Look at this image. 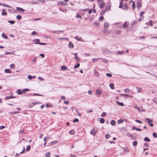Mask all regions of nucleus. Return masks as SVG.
<instances>
[{
    "label": "nucleus",
    "instance_id": "nucleus-38",
    "mask_svg": "<svg viewBox=\"0 0 157 157\" xmlns=\"http://www.w3.org/2000/svg\"><path fill=\"white\" fill-rule=\"evenodd\" d=\"M31 148V146L30 145H28L26 147V150L27 151H29L30 150Z\"/></svg>",
    "mask_w": 157,
    "mask_h": 157
},
{
    "label": "nucleus",
    "instance_id": "nucleus-52",
    "mask_svg": "<svg viewBox=\"0 0 157 157\" xmlns=\"http://www.w3.org/2000/svg\"><path fill=\"white\" fill-rule=\"evenodd\" d=\"M153 137L155 138H157V134L155 132H153L152 134Z\"/></svg>",
    "mask_w": 157,
    "mask_h": 157
},
{
    "label": "nucleus",
    "instance_id": "nucleus-31",
    "mask_svg": "<svg viewBox=\"0 0 157 157\" xmlns=\"http://www.w3.org/2000/svg\"><path fill=\"white\" fill-rule=\"evenodd\" d=\"M106 11V10H102V11H101V12L100 13V15H103L105 13Z\"/></svg>",
    "mask_w": 157,
    "mask_h": 157
},
{
    "label": "nucleus",
    "instance_id": "nucleus-54",
    "mask_svg": "<svg viewBox=\"0 0 157 157\" xmlns=\"http://www.w3.org/2000/svg\"><path fill=\"white\" fill-rule=\"evenodd\" d=\"M124 91L126 93H128L129 92H130V90L128 89H125L124 90Z\"/></svg>",
    "mask_w": 157,
    "mask_h": 157
},
{
    "label": "nucleus",
    "instance_id": "nucleus-59",
    "mask_svg": "<svg viewBox=\"0 0 157 157\" xmlns=\"http://www.w3.org/2000/svg\"><path fill=\"white\" fill-rule=\"evenodd\" d=\"M135 121L136 122L139 123L140 124H142V122L141 121H140V120H136Z\"/></svg>",
    "mask_w": 157,
    "mask_h": 157
},
{
    "label": "nucleus",
    "instance_id": "nucleus-50",
    "mask_svg": "<svg viewBox=\"0 0 157 157\" xmlns=\"http://www.w3.org/2000/svg\"><path fill=\"white\" fill-rule=\"evenodd\" d=\"M106 75L109 77H111L112 76V75L111 74L109 73H107L106 74Z\"/></svg>",
    "mask_w": 157,
    "mask_h": 157
},
{
    "label": "nucleus",
    "instance_id": "nucleus-8",
    "mask_svg": "<svg viewBox=\"0 0 157 157\" xmlns=\"http://www.w3.org/2000/svg\"><path fill=\"white\" fill-rule=\"evenodd\" d=\"M132 130H136L137 131H141L142 129L138 128H136L135 126H133L132 127Z\"/></svg>",
    "mask_w": 157,
    "mask_h": 157
},
{
    "label": "nucleus",
    "instance_id": "nucleus-40",
    "mask_svg": "<svg viewBox=\"0 0 157 157\" xmlns=\"http://www.w3.org/2000/svg\"><path fill=\"white\" fill-rule=\"evenodd\" d=\"M80 66V64L79 63H77L74 66V69H75L77 68L78 67Z\"/></svg>",
    "mask_w": 157,
    "mask_h": 157
},
{
    "label": "nucleus",
    "instance_id": "nucleus-6",
    "mask_svg": "<svg viewBox=\"0 0 157 157\" xmlns=\"http://www.w3.org/2000/svg\"><path fill=\"white\" fill-rule=\"evenodd\" d=\"M68 47L70 48H72L74 47V45L71 42H70L69 43Z\"/></svg>",
    "mask_w": 157,
    "mask_h": 157
},
{
    "label": "nucleus",
    "instance_id": "nucleus-2",
    "mask_svg": "<svg viewBox=\"0 0 157 157\" xmlns=\"http://www.w3.org/2000/svg\"><path fill=\"white\" fill-rule=\"evenodd\" d=\"M142 4L141 0H139L137 1L136 7L138 9L142 7Z\"/></svg>",
    "mask_w": 157,
    "mask_h": 157
},
{
    "label": "nucleus",
    "instance_id": "nucleus-27",
    "mask_svg": "<svg viewBox=\"0 0 157 157\" xmlns=\"http://www.w3.org/2000/svg\"><path fill=\"white\" fill-rule=\"evenodd\" d=\"M117 122L118 124H121V123H122L124 121L122 119H120L119 120H118L117 121Z\"/></svg>",
    "mask_w": 157,
    "mask_h": 157
},
{
    "label": "nucleus",
    "instance_id": "nucleus-17",
    "mask_svg": "<svg viewBox=\"0 0 157 157\" xmlns=\"http://www.w3.org/2000/svg\"><path fill=\"white\" fill-rule=\"evenodd\" d=\"M74 38L78 41H83V40H82V38L81 37H80L79 38H78V36H75Z\"/></svg>",
    "mask_w": 157,
    "mask_h": 157
},
{
    "label": "nucleus",
    "instance_id": "nucleus-1",
    "mask_svg": "<svg viewBox=\"0 0 157 157\" xmlns=\"http://www.w3.org/2000/svg\"><path fill=\"white\" fill-rule=\"evenodd\" d=\"M145 120H146L149 125L151 127H153L154 126V125L153 124L151 123L152 122H153V121L152 120H151V119L149 118H145Z\"/></svg>",
    "mask_w": 157,
    "mask_h": 157
},
{
    "label": "nucleus",
    "instance_id": "nucleus-11",
    "mask_svg": "<svg viewBox=\"0 0 157 157\" xmlns=\"http://www.w3.org/2000/svg\"><path fill=\"white\" fill-rule=\"evenodd\" d=\"M116 103L117 105H119L121 106H124V104L123 102H121L119 101H116Z\"/></svg>",
    "mask_w": 157,
    "mask_h": 157
},
{
    "label": "nucleus",
    "instance_id": "nucleus-43",
    "mask_svg": "<svg viewBox=\"0 0 157 157\" xmlns=\"http://www.w3.org/2000/svg\"><path fill=\"white\" fill-rule=\"evenodd\" d=\"M110 137V135L109 134H107L105 135V138L106 139H108Z\"/></svg>",
    "mask_w": 157,
    "mask_h": 157
},
{
    "label": "nucleus",
    "instance_id": "nucleus-4",
    "mask_svg": "<svg viewBox=\"0 0 157 157\" xmlns=\"http://www.w3.org/2000/svg\"><path fill=\"white\" fill-rule=\"evenodd\" d=\"M98 132V131L97 130H95L93 129V130H91L90 132V133L94 136H95L96 133H97Z\"/></svg>",
    "mask_w": 157,
    "mask_h": 157
},
{
    "label": "nucleus",
    "instance_id": "nucleus-51",
    "mask_svg": "<svg viewBox=\"0 0 157 157\" xmlns=\"http://www.w3.org/2000/svg\"><path fill=\"white\" fill-rule=\"evenodd\" d=\"M124 152L126 151L127 152H128L129 151V150L127 147H125L124 148Z\"/></svg>",
    "mask_w": 157,
    "mask_h": 157
},
{
    "label": "nucleus",
    "instance_id": "nucleus-33",
    "mask_svg": "<svg viewBox=\"0 0 157 157\" xmlns=\"http://www.w3.org/2000/svg\"><path fill=\"white\" fill-rule=\"evenodd\" d=\"M16 18L18 20H20L21 18V16L20 15H17L16 16Z\"/></svg>",
    "mask_w": 157,
    "mask_h": 157
},
{
    "label": "nucleus",
    "instance_id": "nucleus-28",
    "mask_svg": "<svg viewBox=\"0 0 157 157\" xmlns=\"http://www.w3.org/2000/svg\"><path fill=\"white\" fill-rule=\"evenodd\" d=\"M110 88L112 89H114V85L113 83H111L109 84Z\"/></svg>",
    "mask_w": 157,
    "mask_h": 157
},
{
    "label": "nucleus",
    "instance_id": "nucleus-48",
    "mask_svg": "<svg viewBox=\"0 0 157 157\" xmlns=\"http://www.w3.org/2000/svg\"><path fill=\"white\" fill-rule=\"evenodd\" d=\"M33 96H43V95L42 94H39L37 93H33Z\"/></svg>",
    "mask_w": 157,
    "mask_h": 157
},
{
    "label": "nucleus",
    "instance_id": "nucleus-63",
    "mask_svg": "<svg viewBox=\"0 0 157 157\" xmlns=\"http://www.w3.org/2000/svg\"><path fill=\"white\" fill-rule=\"evenodd\" d=\"M50 152H48L47 153L45 154L46 157H50Z\"/></svg>",
    "mask_w": 157,
    "mask_h": 157
},
{
    "label": "nucleus",
    "instance_id": "nucleus-56",
    "mask_svg": "<svg viewBox=\"0 0 157 157\" xmlns=\"http://www.w3.org/2000/svg\"><path fill=\"white\" fill-rule=\"evenodd\" d=\"M73 122L74 123L78 122H79V120L78 119L76 118L73 120Z\"/></svg>",
    "mask_w": 157,
    "mask_h": 157
},
{
    "label": "nucleus",
    "instance_id": "nucleus-10",
    "mask_svg": "<svg viewBox=\"0 0 157 157\" xmlns=\"http://www.w3.org/2000/svg\"><path fill=\"white\" fill-rule=\"evenodd\" d=\"M96 94L98 95H101L102 93V91L100 89H98L96 91Z\"/></svg>",
    "mask_w": 157,
    "mask_h": 157
},
{
    "label": "nucleus",
    "instance_id": "nucleus-7",
    "mask_svg": "<svg viewBox=\"0 0 157 157\" xmlns=\"http://www.w3.org/2000/svg\"><path fill=\"white\" fill-rule=\"evenodd\" d=\"M74 55L75 56V59H76V60H77V62H79L80 60V59L77 56V53H74Z\"/></svg>",
    "mask_w": 157,
    "mask_h": 157
},
{
    "label": "nucleus",
    "instance_id": "nucleus-58",
    "mask_svg": "<svg viewBox=\"0 0 157 157\" xmlns=\"http://www.w3.org/2000/svg\"><path fill=\"white\" fill-rule=\"evenodd\" d=\"M37 34V32L35 31H33L31 33V34L32 35H35Z\"/></svg>",
    "mask_w": 157,
    "mask_h": 157
},
{
    "label": "nucleus",
    "instance_id": "nucleus-19",
    "mask_svg": "<svg viewBox=\"0 0 157 157\" xmlns=\"http://www.w3.org/2000/svg\"><path fill=\"white\" fill-rule=\"evenodd\" d=\"M34 44H39L41 45H47V44L46 43H42V42L34 43Z\"/></svg>",
    "mask_w": 157,
    "mask_h": 157
},
{
    "label": "nucleus",
    "instance_id": "nucleus-25",
    "mask_svg": "<svg viewBox=\"0 0 157 157\" xmlns=\"http://www.w3.org/2000/svg\"><path fill=\"white\" fill-rule=\"evenodd\" d=\"M2 10L3 11L2 13H1V14L2 15H3V16H6L7 15V13L6 12H5V11H4V9H3Z\"/></svg>",
    "mask_w": 157,
    "mask_h": 157
},
{
    "label": "nucleus",
    "instance_id": "nucleus-3",
    "mask_svg": "<svg viewBox=\"0 0 157 157\" xmlns=\"http://www.w3.org/2000/svg\"><path fill=\"white\" fill-rule=\"evenodd\" d=\"M129 25V23L127 21H125L123 24L122 26V28H126L128 27Z\"/></svg>",
    "mask_w": 157,
    "mask_h": 157
},
{
    "label": "nucleus",
    "instance_id": "nucleus-24",
    "mask_svg": "<svg viewBox=\"0 0 157 157\" xmlns=\"http://www.w3.org/2000/svg\"><path fill=\"white\" fill-rule=\"evenodd\" d=\"M126 135L128 137H132L134 136L131 133L128 132H127L126 133Z\"/></svg>",
    "mask_w": 157,
    "mask_h": 157
},
{
    "label": "nucleus",
    "instance_id": "nucleus-34",
    "mask_svg": "<svg viewBox=\"0 0 157 157\" xmlns=\"http://www.w3.org/2000/svg\"><path fill=\"white\" fill-rule=\"evenodd\" d=\"M46 106L47 107H52V105L49 103H47L46 104Z\"/></svg>",
    "mask_w": 157,
    "mask_h": 157
},
{
    "label": "nucleus",
    "instance_id": "nucleus-45",
    "mask_svg": "<svg viewBox=\"0 0 157 157\" xmlns=\"http://www.w3.org/2000/svg\"><path fill=\"white\" fill-rule=\"evenodd\" d=\"M59 3L60 4H61V5H67V3H65L63 2H62V1H60Z\"/></svg>",
    "mask_w": 157,
    "mask_h": 157
},
{
    "label": "nucleus",
    "instance_id": "nucleus-18",
    "mask_svg": "<svg viewBox=\"0 0 157 157\" xmlns=\"http://www.w3.org/2000/svg\"><path fill=\"white\" fill-rule=\"evenodd\" d=\"M124 53H125V52L124 51H118L117 52V54L118 55H122Z\"/></svg>",
    "mask_w": 157,
    "mask_h": 157
},
{
    "label": "nucleus",
    "instance_id": "nucleus-41",
    "mask_svg": "<svg viewBox=\"0 0 157 157\" xmlns=\"http://www.w3.org/2000/svg\"><path fill=\"white\" fill-rule=\"evenodd\" d=\"M137 142L136 141H135L133 142V145L134 146H137Z\"/></svg>",
    "mask_w": 157,
    "mask_h": 157
},
{
    "label": "nucleus",
    "instance_id": "nucleus-29",
    "mask_svg": "<svg viewBox=\"0 0 157 157\" xmlns=\"http://www.w3.org/2000/svg\"><path fill=\"white\" fill-rule=\"evenodd\" d=\"M30 89H24L22 90L23 93L24 94L25 93L26 91H28Z\"/></svg>",
    "mask_w": 157,
    "mask_h": 157
},
{
    "label": "nucleus",
    "instance_id": "nucleus-5",
    "mask_svg": "<svg viewBox=\"0 0 157 157\" xmlns=\"http://www.w3.org/2000/svg\"><path fill=\"white\" fill-rule=\"evenodd\" d=\"M94 74L96 77H99V72L97 71L95 69H94Z\"/></svg>",
    "mask_w": 157,
    "mask_h": 157
},
{
    "label": "nucleus",
    "instance_id": "nucleus-35",
    "mask_svg": "<svg viewBox=\"0 0 157 157\" xmlns=\"http://www.w3.org/2000/svg\"><path fill=\"white\" fill-rule=\"evenodd\" d=\"M29 3L31 4H38V2H37L31 1V2H30Z\"/></svg>",
    "mask_w": 157,
    "mask_h": 157
},
{
    "label": "nucleus",
    "instance_id": "nucleus-64",
    "mask_svg": "<svg viewBox=\"0 0 157 157\" xmlns=\"http://www.w3.org/2000/svg\"><path fill=\"white\" fill-rule=\"evenodd\" d=\"M145 12L144 11L141 12L140 14V16L141 17H143V14Z\"/></svg>",
    "mask_w": 157,
    "mask_h": 157
},
{
    "label": "nucleus",
    "instance_id": "nucleus-23",
    "mask_svg": "<svg viewBox=\"0 0 157 157\" xmlns=\"http://www.w3.org/2000/svg\"><path fill=\"white\" fill-rule=\"evenodd\" d=\"M61 68L63 70H66L67 69V67L64 65H63L61 66Z\"/></svg>",
    "mask_w": 157,
    "mask_h": 157
},
{
    "label": "nucleus",
    "instance_id": "nucleus-37",
    "mask_svg": "<svg viewBox=\"0 0 157 157\" xmlns=\"http://www.w3.org/2000/svg\"><path fill=\"white\" fill-rule=\"evenodd\" d=\"M120 95L122 96H125L129 97H132V96H131L127 94H121Z\"/></svg>",
    "mask_w": 157,
    "mask_h": 157
},
{
    "label": "nucleus",
    "instance_id": "nucleus-47",
    "mask_svg": "<svg viewBox=\"0 0 157 157\" xmlns=\"http://www.w3.org/2000/svg\"><path fill=\"white\" fill-rule=\"evenodd\" d=\"M75 133L74 131L71 130L69 131V134L71 135H74Z\"/></svg>",
    "mask_w": 157,
    "mask_h": 157
},
{
    "label": "nucleus",
    "instance_id": "nucleus-9",
    "mask_svg": "<svg viewBox=\"0 0 157 157\" xmlns=\"http://www.w3.org/2000/svg\"><path fill=\"white\" fill-rule=\"evenodd\" d=\"M105 2H104L102 1V2L101 3V4L100 5V7L102 9H103L104 6H105Z\"/></svg>",
    "mask_w": 157,
    "mask_h": 157
},
{
    "label": "nucleus",
    "instance_id": "nucleus-13",
    "mask_svg": "<svg viewBox=\"0 0 157 157\" xmlns=\"http://www.w3.org/2000/svg\"><path fill=\"white\" fill-rule=\"evenodd\" d=\"M39 103H37V101H35L32 103L30 105V108H31L34 105L38 104Z\"/></svg>",
    "mask_w": 157,
    "mask_h": 157
},
{
    "label": "nucleus",
    "instance_id": "nucleus-12",
    "mask_svg": "<svg viewBox=\"0 0 157 157\" xmlns=\"http://www.w3.org/2000/svg\"><path fill=\"white\" fill-rule=\"evenodd\" d=\"M2 37L4 39H8V38L4 33H2Z\"/></svg>",
    "mask_w": 157,
    "mask_h": 157
},
{
    "label": "nucleus",
    "instance_id": "nucleus-44",
    "mask_svg": "<svg viewBox=\"0 0 157 157\" xmlns=\"http://www.w3.org/2000/svg\"><path fill=\"white\" fill-rule=\"evenodd\" d=\"M109 24L107 22H105L104 24V27L107 28V27L109 25Z\"/></svg>",
    "mask_w": 157,
    "mask_h": 157
},
{
    "label": "nucleus",
    "instance_id": "nucleus-14",
    "mask_svg": "<svg viewBox=\"0 0 157 157\" xmlns=\"http://www.w3.org/2000/svg\"><path fill=\"white\" fill-rule=\"evenodd\" d=\"M124 7H125V8H123V9L124 10H128V5L126 3H125L124 4Z\"/></svg>",
    "mask_w": 157,
    "mask_h": 157
},
{
    "label": "nucleus",
    "instance_id": "nucleus-21",
    "mask_svg": "<svg viewBox=\"0 0 157 157\" xmlns=\"http://www.w3.org/2000/svg\"><path fill=\"white\" fill-rule=\"evenodd\" d=\"M144 140L145 141L147 142H149L150 141V140L147 137H145L144 139Z\"/></svg>",
    "mask_w": 157,
    "mask_h": 157
},
{
    "label": "nucleus",
    "instance_id": "nucleus-53",
    "mask_svg": "<svg viewBox=\"0 0 157 157\" xmlns=\"http://www.w3.org/2000/svg\"><path fill=\"white\" fill-rule=\"evenodd\" d=\"M10 114H13L14 113H19V111H14L11 113H9Z\"/></svg>",
    "mask_w": 157,
    "mask_h": 157
},
{
    "label": "nucleus",
    "instance_id": "nucleus-26",
    "mask_svg": "<svg viewBox=\"0 0 157 157\" xmlns=\"http://www.w3.org/2000/svg\"><path fill=\"white\" fill-rule=\"evenodd\" d=\"M105 119L103 118H101L100 120V122L101 124H103L105 122Z\"/></svg>",
    "mask_w": 157,
    "mask_h": 157
},
{
    "label": "nucleus",
    "instance_id": "nucleus-55",
    "mask_svg": "<svg viewBox=\"0 0 157 157\" xmlns=\"http://www.w3.org/2000/svg\"><path fill=\"white\" fill-rule=\"evenodd\" d=\"M94 24L95 25V26H98L99 25V22H94Z\"/></svg>",
    "mask_w": 157,
    "mask_h": 157
},
{
    "label": "nucleus",
    "instance_id": "nucleus-46",
    "mask_svg": "<svg viewBox=\"0 0 157 157\" xmlns=\"http://www.w3.org/2000/svg\"><path fill=\"white\" fill-rule=\"evenodd\" d=\"M13 53L12 52H5L4 54L5 55H9V54H12Z\"/></svg>",
    "mask_w": 157,
    "mask_h": 157
},
{
    "label": "nucleus",
    "instance_id": "nucleus-42",
    "mask_svg": "<svg viewBox=\"0 0 157 157\" xmlns=\"http://www.w3.org/2000/svg\"><path fill=\"white\" fill-rule=\"evenodd\" d=\"M137 89L138 92L139 93L142 90V89L141 88H139L138 87H136Z\"/></svg>",
    "mask_w": 157,
    "mask_h": 157
},
{
    "label": "nucleus",
    "instance_id": "nucleus-30",
    "mask_svg": "<svg viewBox=\"0 0 157 157\" xmlns=\"http://www.w3.org/2000/svg\"><path fill=\"white\" fill-rule=\"evenodd\" d=\"M110 123L112 125H114L116 124V121L114 120H112Z\"/></svg>",
    "mask_w": 157,
    "mask_h": 157
},
{
    "label": "nucleus",
    "instance_id": "nucleus-57",
    "mask_svg": "<svg viewBox=\"0 0 157 157\" xmlns=\"http://www.w3.org/2000/svg\"><path fill=\"white\" fill-rule=\"evenodd\" d=\"M75 110L76 112H77V113L78 115V116L80 117L81 116V114L79 113L78 110L77 109H75Z\"/></svg>",
    "mask_w": 157,
    "mask_h": 157
},
{
    "label": "nucleus",
    "instance_id": "nucleus-61",
    "mask_svg": "<svg viewBox=\"0 0 157 157\" xmlns=\"http://www.w3.org/2000/svg\"><path fill=\"white\" fill-rule=\"evenodd\" d=\"M106 113L105 112H103L101 115V116L104 117L106 116Z\"/></svg>",
    "mask_w": 157,
    "mask_h": 157
},
{
    "label": "nucleus",
    "instance_id": "nucleus-39",
    "mask_svg": "<svg viewBox=\"0 0 157 157\" xmlns=\"http://www.w3.org/2000/svg\"><path fill=\"white\" fill-rule=\"evenodd\" d=\"M33 41L35 42V43H36V42H37V43H38L40 41V40L39 39H35L33 40Z\"/></svg>",
    "mask_w": 157,
    "mask_h": 157
},
{
    "label": "nucleus",
    "instance_id": "nucleus-32",
    "mask_svg": "<svg viewBox=\"0 0 157 157\" xmlns=\"http://www.w3.org/2000/svg\"><path fill=\"white\" fill-rule=\"evenodd\" d=\"M8 22L11 24H13L15 23V21H14L9 20Z\"/></svg>",
    "mask_w": 157,
    "mask_h": 157
},
{
    "label": "nucleus",
    "instance_id": "nucleus-49",
    "mask_svg": "<svg viewBox=\"0 0 157 157\" xmlns=\"http://www.w3.org/2000/svg\"><path fill=\"white\" fill-rule=\"evenodd\" d=\"M132 6L133 9L134 10L135 8L136 5L135 3L134 2H133V3H132Z\"/></svg>",
    "mask_w": 157,
    "mask_h": 157
},
{
    "label": "nucleus",
    "instance_id": "nucleus-20",
    "mask_svg": "<svg viewBox=\"0 0 157 157\" xmlns=\"http://www.w3.org/2000/svg\"><path fill=\"white\" fill-rule=\"evenodd\" d=\"M137 22V21L136 20H135L133 21H132L131 23V26H133L134 24H136Z\"/></svg>",
    "mask_w": 157,
    "mask_h": 157
},
{
    "label": "nucleus",
    "instance_id": "nucleus-62",
    "mask_svg": "<svg viewBox=\"0 0 157 157\" xmlns=\"http://www.w3.org/2000/svg\"><path fill=\"white\" fill-rule=\"evenodd\" d=\"M76 17L77 18H79L81 19H82V17L79 14H77L76 15Z\"/></svg>",
    "mask_w": 157,
    "mask_h": 157
},
{
    "label": "nucleus",
    "instance_id": "nucleus-60",
    "mask_svg": "<svg viewBox=\"0 0 157 157\" xmlns=\"http://www.w3.org/2000/svg\"><path fill=\"white\" fill-rule=\"evenodd\" d=\"M104 19V18L103 17V16H101V17H100L99 18V20L101 21H102V20H103V19Z\"/></svg>",
    "mask_w": 157,
    "mask_h": 157
},
{
    "label": "nucleus",
    "instance_id": "nucleus-15",
    "mask_svg": "<svg viewBox=\"0 0 157 157\" xmlns=\"http://www.w3.org/2000/svg\"><path fill=\"white\" fill-rule=\"evenodd\" d=\"M5 72L6 73H10L12 71L11 70L9 69H6L4 70Z\"/></svg>",
    "mask_w": 157,
    "mask_h": 157
},
{
    "label": "nucleus",
    "instance_id": "nucleus-16",
    "mask_svg": "<svg viewBox=\"0 0 157 157\" xmlns=\"http://www.w3.org/2000/svg\"><path fill=\"white\" fill-rule=\"evenodd\" d=\"M22 92L21 90L19 89L17 90V93L19 95H21L22 94Z\"/></svg>",
    "mask_w": 157,
    "mask_h": 157
},
{
    "label": "nucleus",
    "instance_id": "nucleus-22",
    "mask_svg": "<svg viewBox=\"0 0 157 157\" xmlns=\"http://www.w3.org/2000/svg\"><path fill=\"white\" fill-rule=\"evenodd\" d=\"M16 9L17 10L19 11H21L22 12H24L25 10L24 9L22 8L19 7H17L16 8Z\"/></svg>",
    "mask_w": 157,
    "mask_h": 157
},
{
    "label": "nucleus",
    "instance_id": "nucleus-36",
    "mask_svg": "<svg viewBox=\"0 0 157 157\" xmlns=\"http://www.w3.org/2000/svg\"><path fill=\"white\" fill-rule=\"evenodd\" d=\"M10 67L11 69H13L15 67V65L13 63H12L10 64Z\"/></svg>",
    "mask_w": 157,
    "mask_h": 157
}]
</instances>
